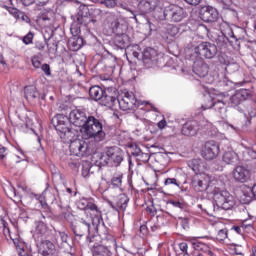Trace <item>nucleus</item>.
<instances>
[{
	"label": "nucleus",
	"instance_id": "59",
	"mask_svg": "<svg viewBox=\"0 0 256 256\" xmlns=\"http://www.w3.org/2000/svg\"><path fill=\"white\" fill-rule=\"evenodd\" d=\"M5 69H7V63L5 62V59L2 58L0 61V71L3 72Z\"/></svg>",
	"mask_w": 256,
	"mask_h": 256
},
{
	"label": "nucleus",
	"instance_id": "33",
	"mask_svg": "<svg viewBox=\"0 0 256 256\" xmlns=\"http://www.w3.org/2000/svg\"><path fill=\"white\" fill-rule=\"evenodd\" d=\"M104 93L105 90H103V88H101L100 86H92L89 89L90 98H92L93 101H98V103L101 101Z\"/></svg>",
	"mask_w": 256,
	"mask_h": 256
},
{
	"label": "nucleus",
	"instance_id": "2",
	"mask_svg": "<svg viewBox=\"0 0 256 256\" xmlns=\"http://www.w3.org/2000/svg\"><path fill=\"white\" fill-rule=\"evenodd\" d=\"M192 189L196 193H207L213 195V191L219 186V180L213 177L211 174L200 173L195 174L191 181Z\"/></svg>",
	"mask_w": 256,
	"mask_h": 256
},
{
	"label": "nucleus",
	"instance_id": "42",
	"mask_svg": "<svg viewBox=\"0 0 256 256\" xmlns=\"http://www.w3.org/2000/svg\"><path fill=\"white\" fill-rule=\"evenodd\" d=\"M167 33L170 37H176L179 34V28L175 25H168Z\"/></svg>",
	"mask_w": 256,
	"mask_h": 256
},
{
	"label": "nucleus",
	"instance_id": "53",
	"mask_svg": "<svg viewBox=\"0 0 256 256\" xmlns=\"http://www.w3.org/2000/svg\"><path fill=\"white\" fill-rule=\"evenodd\" d=\"M179 249L182 251V253H185V255L189 256V252H187V249H189V245L187 242H182L179 244Z\"/></svg>",
	"mask_w": 256,
	"mask_h": 256
},
{
	"label": "nucleus",
	"instance_id": "9",
	"mask_svg": "<svg viewBox=\"0 0 256 256\" xmlns=\"http://www.w3.org/2000/svg\"><path fill=\"white\" fill-rule=\"evenodd\" d=\"M119 107L122 111H132L137 108V98L135 94L124 89L117 97Z\"/></svg>",
	"mask_w": 256,
	"mask_h": 256
},
{
	"label": "nucleus",
	"instance_id": "63",
	"mask_svg": "<svg viewBox=\"0 0 256 256\" xmlns=\"http://www.w3.org/2000/svg\"><path fill=\"white\" fill-rule=\"evenodd\" d=\"M240 247L241 246H239V245L235 246L234 252H235L236 255H243V251H241Z\"/></svg>",
	"mask_w": 256,
	"mask_h": 256
},
{
	"label": "nucleus",
	"instance_id": "16",
	"mask_svg": "<svg viewBox=\"0 0 256 256\" xmlns=\"http://www.w3.org/2000/svg\"><path fill=\"white\" fill-rule=\"evenodd\" d=\"M168 17L172 23H181L187 17V12L179 5L170 4L168 5Z\"/></svg>",
	"mask_w": 256,
	"mask_h": 256
},
{
	"label": "nucleus",
	"instance_id": "11",
	"mask_svg": "<svg viewBox=\"0 0 256 256\" xmlns=\"http://www.w3.org/2000/svg\"><path fill=\"white\" fill-rule=\"evenodd\" d=\"M91 223H93V218L86 215L80 218V221L72 225V231L76 237H83L85 233H90Z\"/></svg>",
	"mask_w": 256,
	"mask_h": 256
},
{
	"label": "nucleus",
	"instance_id": "35",
	"mask_svg": "<svg viewBox=\"0 0 256 256\" xmlns=\"http://www.w3.org/2000/svg\"><path fill=\"white\" fill-rule=\"evenodd\" d=\"M193 71L196 75H198V77H206V75L209 73V66L205 63H202L198 66H195Z\"/></svg>",
	"mask_w": 256,
	"mask_h": 256
},
{
	"label": "nucleus",
	"instance_id": "34",
	"mask_svg": "<svg viewBox=\"0 0 256 256\" xmlns=\"http://www.w3.org/2000/svg\"><path fill=\"white\" fill-rule=\"evenodd\" d=\"M83 25H85V22H79V19L76 18L70 27V33L73 35V37H78V35H81V26Z\"/></svg>",
	"mask_w": 256,
	"mask_h": 256
},
{
	"label": "nucleus",
	"instance_id": "8",
	"mask_svg": "<svg viewBox=\"0 0 256 256\" xmlns=\"http://www.w3.org/2000/svg\"><path fill=\"white\" fill-rule=\"evenodd\" d=\"M218 51L217 45L211 42H201L194 47V53L200 59H214Z\"/></svg>",
	"mask_w": 256,
	"mask_h": 256
},
{
	"label": "nucleus",
	"instance_id": "12",
	"mask_svg": "<svg viewBox=\"0 0 256 256\" xmlns=\"http://www.w3.org/2000/svg\"><path fill=\"white\" fill-rule=\"evenodd\" d=\"M64 143H70L69 145L70 153L75 157H83V155L89 154V151H88L89 145L87 144V142H85V140L77 139V137H75L71 141L64 142Z\"/></svg>",
	"mask_w": 256,
	"mask_h": 256
},
{
	"label": "nucleus",
	"instance_id": "47",
	"mask_svg": "<svg viewBox=\"0 0 256 256\" xmlns=\"http://www.w3.org/2000/svg\"><path fill=\"white\" fill-rule=\"evenodd\" d=\"M33 37V33L29 32L27 35L23 37L22 41L25 45H31V43H33Z\"/></svg>",
	"mask_w": 256,
	"mask_h": 256
},
{
	"label": "nucleus",
	"instance_id": "45",
	"mask_svg": "<svg viewBox=\"0 0 256 256\" xmlns=\"http://www.w3.org/2000/svg\"><path fill=\"white\" fill-rule=\"evenodd\" d=\"M3 225V233L5 237H9L10 239H13V236H11V229H9V224L5 221H2Z\"/></svg>",
	"mask_w": 256,
	"mask_h": 256
},
{
	"label": "nucleus",
	"instance_id": "27",
	"mask_svg": "<svg viewBox=\"0 0 256 256\" xmlns=\"http://www.w3.org/2000/svg\"><path fill=\"white\" fill-rule=\"evenodd\" d=\"M247 99H249V90L247 89H240L230 97V101L234 107L241 105V103H243V101H247Z\"/></svg>",
	"mask_w": 256,
	"mask_h": 256
},
{
	"label": "nucleus",
	"instance_id": "39",
	"mask_svg": "<svg viewBox=\"0 0 256 256\" xmlns=\"http://www.w3.org/2000/svg\"><path fill=\"white\" fill-rule=\"evenodd\" d=\"M111 185H113V187H121V185H123V175H114L111 179Z\"/></svg>",
	"mask_w": 256,
	"mask_h": 256
},
{
	"label": "nucleus",
	"instance_id": "6",
	"mask_svg": "<svg viewBox=\"0 0 256 256\" xmlns=\"http://www.w3.org/2000/svg\"><path fill=\"white\" fill-rule=\"evenodd\" d=\"M212 197L215 205H217L219 209H223L224 211H231V209H233V207L237 205L235 197L229 191L221 190L219 186L214 189Z\"/></svg>",
	"mask_w": 256,
	"mask_h": 256
},
{
	"label": "nucleus",
	"instance_id": "44",
	"mask_svg": "<svg viewBox=\"0 0 256 256\" xmlns=\"http://www.w3.org/2000/svg\"><path fill=\"white\" fill-rule=\"evenodd\" d=\"M31 63H32L34 69H41V67H42L41 59L39 58V56H33L31 58Z\"/></svg>",
	"mask_w": 256,
	"mask_h": 256
},
{
	"label": "nucleus",
	"instance_id": "54",
	"mask_svg": "<svg viewBox=\"0 0 256 256\" xmlns=\"http://www.w3.org/2000/svg\"><path fill=\"white\" fill-rule=\"evenodd\" d=\"M146 212L148 213V215H151L152 217H155V215H157V210L155 209V206H147Z\"/></svg>",
	"mask_w": 256,
	"mask_h": 256
},
{
	"label": "nucleus",
	"instance_id": "30",
	"mask_svg": "<svg viewBox=\"0 0 256 256\" xmlns=\"http://www.w3.org/2000/svg\"><path fill=\"white\" fill-rule=\"evenodd\" d=\"M220 31L223 37H225L227 41H230V43H233V41H237V36H235V33H233V29H231V26H229V24H221Z\"/></svg>",
	"mask_w": 256,
	"mask_h": 256
},
{
	"label": "nucleus",
	"instance_id": "5",
	"mask_svg": "<svg viewBox=\"0 0 256 256\" xmlns=\"http://www.w3.org/2000/svg\"><path fill=\"white\" fill-rule=\"evenodd\" d=\"M84 135L89 139H95V141H103L105 139V132H103V123L95 116H88L84 126H82Z\"/></svg>",
	"mask_w": 256,
	"mask_h": 256
},
{
	"label": "nucleus",
	"instance_id": "48",
	"mask_svg": "<svg viewBox=\"0 0 256 256\" xmlns=\"http://www.w3.org/2000/svg\"><path fill=\"white\" fill-rule=\"evenodd\" d=\"M247 111H248V121L249 123H251V119H253V117H256V108L255 106H250L247 108Z\"/></svg>",
	"mask_w": 256,
	"mask_h": 256
},
{
	"label": "nucleus",
	"instance_id": "51",
	"mask_svg": "<svg viewBox=\"0 0 256 256\" xmlns=\"http://www.w3.org/2000/svg\"><path fill=\"white\" fill-rule=\"evenodd\" d=\"M243 197L244 203H250L254 195H249V188H247L246 190H243Z\"/></svg>",
	"mask_w": 256,
	"mask_h": 256
},
{
	"label": "nucleus",
	"instance_id": "37",
	"mask_svg": "<svg viewBox=\"0 0 256 256\" xmlns=\"http://www.w3.org/2000/svg\"><path fill=\"white\" fill-rule=\"evenodd\" d=\"M36 233L38 235H41L42 237H45V235L49 233V229L47 228V225H45V223L39 222L36 227Z\"/></svg>",
	"mask_w": 256,
	"mask_h": 256
},
{
	"label": "nucleus",
	"instance_id": "57",
	"mask_svg": "<svg viewBox=\"0 0 256 256\" xmlns=\"http://www.w3.org/2000/svg\"><path fill=\"white\" fill-rule=\"evenodd\" d=\"M7 157V148L0 147V159H5Z\"/></svg>",
	"mask_w": 256,
	"mask_h": 256
},
{
	"label": "nucleus",
	"instance_id": "19",
	"mask_svg": "<svg viewBox=\"0 0 256 256\" xmlns=\"http://www.w3.org/2000/svg\"><path fill=\"white\" fill-rule=\"evenodd\" d=\"M70 123L75 127H83L88 119L85 111L81 109H74L69 114Z\"/></svg>",
	"mask_w": 256,
	"mask_h": 256
},
{
	"label": "nucleus",
	"instance_id": "3",
	"mask_svg": "<svg viewBox=\"0 0 256 256\" xmlns=\"http://www.w3.org/2000/svg\"><path fill=\"white\" fill-rule=\"evenodd\" d=\"M88 241L92 256H113L112 249L117 247V241H115V238L104 240L99 244L97 243V241H99V236H92L88 238Z\"/></svg>",
	"mask_w": 256,
	"mask_h": 256
},
{
	"label": "nucleus",
	"instance_id": "18",
	"mask_svg": "<svg viewBox=\"0 0 256 256\" xmlns=\"http://www.w3.org/2000/svg\"><path fill=\"white\" fill-rule=\"evenodd\" d=\"M199 17L205 23H213L217 21L219 13L217 12V9L211 6H203L200 8Z\"/></svg>",
	"mask_w": 256,
	"mask_h": 256
},
{
	"label": "nucleus",
	"instance_id": "36",
	"mask_svg": "<svg viewBox=\"0 0 256 256\" xmlns=\"http://www.w3.org/2000/svg\"><path fill=\"white\" fill-rule=\"evenodd\" d=\"M132 155L137 157L138 161H141L142 163H147L149 159H151V155L149 153H144L139 148H136Z\"/></svg>",
	"mask_w": 256,
	"mask_h": 256
},
{
	"label": "nucleus",
	"instance_id": "14",
	"mask_svg": "<svg viewBox=\"0 0 256 256\" xmlns=\"http://www.w3.org/2000/svg\"><path fill=\"white\" fill-rule=\"evenodd\" d=\"M24 97L31 105H35L41 100L45 101V94H40L37 87L33 85L24 87Z\"/></svg>",
	"mask_w": 256,
	"mask_h": 256
},
{
	"label": "nucleus",
	"instance_id": "10",
	"mask_svg": "<svg viewBox=\"0 0 256 256\" xmlns=\"http://www.w3.org/2000/svg\"><path fill=\"white\" fill-rule=\"evenodd\" d=\"M220 151L221 149L215 141H207L202 146L200 154L205 161H213L219 157Z\"/></svg>",
	"mask_w": 256,
	"mask_h": 256
},
{
	"label": "nucleus",
	"instance_id": "21",
	"mask_svg": "<svg viewBox=\"0 0 256 256\" xmlns=\"http://www.w3.org/2000/svg\"><path fill=\"white\" fill-rule=\"evenodd\" d=\"M104 27L109 30V33H113L115 35L116 33H120V31L125 29L127 26L121 24L119 19L115 16H108L105 20Z\"/></svg>",
	"mask_w": 256,
	"mask_h": 256
},
{
	"label": "nucleus",
	"instance_id": "31",
	"mask_svg": "<svg viewBox=\"0 0 256 256\" xmlns=\"http://www.w3.org/2000/svg\"><path fill=\"white\" fill-rule=\"evenodd\" d=\"M155 5H157L156 1H140L138 4V9L140 13L146 15V13H152Z\"/></svg>",
	"mask_w": 256,
	"mask_h": 256
},
{
	"label": "nucleus",
	"instance_id": "25",
	"mask_svg": "<svg viewBox=\"0 0 256 256\" xmlns=\"http://www.w3.org/2000/svg\"><path fill=\"white\" fill-rule=\"evenodd\" d=\"M117 102V96L115 92H112L111 90L107 89L104 90V94H102V98H100V105H103L104 107H113L115 103Z\"/></svg>",
	"mask_w": 256,
	"mask_h": 256
},
{
	"label": "nucleus",
	"instance_id": "24",
	"mask_svg": "<svg viewBox=\"0 0 256 256\" xmlns=\"http://www.w3.org/2000/svg\"><path fill=\"white\" fill-rule=\"evenodd\" d=\"M182 135H185V137H195L197 133L199 132V122L196 120H191L186 122L182 127Z\"/></svg>",
	"mask_w": 256,
	"mask_h": 256
},
{
	"label": "nucleus",
	"instance_id": "1",
	"mask_svg": "<svg viewBox=\"0 0 256 256\" xmlns=\"http://www.w3.org/2000/svg\"><path fill=\"white\" fill-rule=\"evenodd\" d=\"M52 121L63 143H69V141H73L77 137L79 132L71 126V120L67 115L56 114Z\"/></svg>",
	"mask_w": 256,
	"mask_h": 256
},
{
	"label": "nucleus",
	"instance_id": "13",
	"mask_svg": "<svg viewBox=\"0 0 256 256\" xmlns=\"http://www.w3.org/2000/svg\"><path fill=\"white\" fill-rule=\"evenodd\" d=\"M37 249L38 255L41 256H51L56 255V253H58L57 246H55V243L46 238L38 240Z\"/></svg>",
	"mask_w": 256,
	"mask_h": 256
},
{
	"label": "nucleus",
	"instance_id": "22",
	"mask_svg": "<svg viewBox=\"0 0 256 256\" xmlns=\"http://www.w3.org/2000/svg\"><path fill=\"white\" fill-rule=\"evenodd\" d=\"M169 6H165L163 2H156L153 12V17L156 21H165L169 17Z\"/></svg>",
	"mask_w": 256,
	"mask_h": 256
},
{
	"label": "nucleus",
	"instance_id": "50",
	"mask_svg": "<svg viewBox=\"0 0 256 256\" xmlns=\"http://www.w3.org/2000/svg\"><path fill=\"white\" fill-rule=\"evenodd\" d=\"M164 185L167 187L169 185H175L176 187H179V181H177V179L175 178H167L164 181Z\"/></svg>",
	"mask_w": 256,
	"mask_h": 256
},
{
	"label": "nucleus",
	"instance_id": "56",
	"mask_svg": "<svg viewBox=\"0 0 256 256\" xmlns=\"http://www.w3.org/2000/svg\"><path fill=\"white\" fill-rule=\"evenodd\" d=\"M242 229H251L253 228V222H250L248 220H244L242 223Z\"/></svg>",
	"mask_w": 256,
	"mask_h": 256
},
{
	"label": "nucleus",
	"instance_id": "46",
	"mask_svg": "<svg viewBox=\"0 0 256 256\" xmlns=\"http://www.w3.org/2000/svg\"><path fill=\"white\" fill-rule=\"evenodd\" d=\"M48 55H55L57 53V44L55 42L47 43Z\"/></svg>",
	"mask_w": 256,
	"mask_h": 256
},
{
	"label": "nucleus",
	"instance_id": "26",
	"mask_svg": "<svg viewBox=\"0 0 256 256\" xmlns=\"http://www.w3.org/2000/svg\"><path fill=\"white\" fill-rule=\"evenodd\" d=\"M188 167H190L196 175H200V173L207 171V162L203 161L201 158L192 159L188 161Z\"/></svg>",
	"mask_w": 256,
	"mask_h": 256
},
{
	"label": "nucleus",
	"instance_id": "55",
	"mask_svg": "<svg viewBox=\"0 0 256 256\" xmlns=\"http://www.w3.org/2000/svg\"><path fill=\"white\" fill-rule=\"evenodd\" d=\"M231 230L235 231V233H237L238 235H243V231H245V229H243L242 225L232 226Z\"/></svg>",
	"mask_w": 256,
	"mask_h": 256
},
{
	"label": "nucleus",
	"instance_id": "40",
	"mask_svg": "<svg viewBox=\"0 0 256 256\" xmlns=\"http://www.w3.org/2000/svg\"><path fill=\"white\" fill-rule=\"evenodd\" d=\"M83 47V38L77 37L74 38L72 41V50L73 51H79Z\"/></svg>",
	"mask_w": 256,
	"mask_h": 256
},
{
	"label": "nucleus",
	"instance_id": "17",
	"mask_svg": "<svg viewBox=\"0 0 256 256\" xmlns=\"http://www.w3.org/2000/svg\"><path fill=\"white\" fill-rule=\"evenodd\" d=\"M79 207H81V204ZM81 208L85 211L84 217H89V215H91L92 225H99V223H101V212L99 211L97 204L88 203L86 206H82Z\"/></svg>",
	"mask_w": 256,
	"mask_h": 256
},
{
	"label": "nucleus",
	"instance_id": "23",
	"mask_svg": "<svg viewBox=\"0 0 256 256\" xmlns=\"http://www.w3.org/2000/svg\"><path fill=\"white\" fill-rule=\"evenodd\" d=\"M114 43L116 47L120 49H125V47H129L131 45V38L127 35V27L125 29L120 30V33L114 34Z\"/></svg>",
	"mask_w": 256,
	"mask_h": 256
},
{
	"label": "nucleus",
	"instance_id": "7",
	"mask_svg": "<svg viewBox=\"0 0 256 256\" xmlns=\"http://www.w3.org/2000/svg\"><path fill=\"white\" fill-rule=\"evenodd\" d=\"M94 13L97 16H93V14H91L89 6L81 4L79 6L76 19H78L79 23H84V27L89 29L91 28V24L95 26V23H99V21H101V10H94Z\"/></svg>",
	"mask_w": 256,
	"mask_h": 256
},
{
	"label": "nucleus",
	"instance_id": "62",
	"mask_svg": "<svg viewBox=\"0 0 256 256\" xmlns=\"http://www.w3.org/2000/svg\"><path fill=\"white\" fill-rule=\"evenodd\" d=\"M182 227L185 229L189 225V218H181Z\"/></svg>",
	"mask_w": 256,
	"mask_h": 256
},
{
	"label": "nucleus",
	"instance_id": "28",
	"mask_svg": "<svg viewBox=\"0 0 256 256\" xmlns=\"http://www.w3.org/2000/svg\"><path fill=\"white\" fill-rule=\"evenodd\" d=\"M129 205V197L127 194H120L117 196L115 203L112 204V209L115 211H125Z\"/></svg>",
	"mask_w": 256,
	"mask_h": 256
},
{
	"label": "nucleus",
	"instance_id": "15",
	"mask_svg": "<svg viewBox=\"0 0 256 256\" xmlns=\"http://www.w3.org/2000/svg\"><path fill=\"white\" fill-rule=\"evenodd\" d=\"M205 106H202L203 109H214L218 113L219 117L225 119L227 117V108L225 107V102L222 100H215L211 97L207 98Z\"/></svg>",
	"mask_w": 256,
	"mask_h": 256
},
{
	"label": "nucleus",
	"instance_id": "4",
	"mask_svg": "<svg viewBox=\"0 0 256 256\" xmlns=\"http://www.w3.org/2000/svg\"><path fill=\"white\" fill-rule=\"evenodd\" d=\"M100 167L109 165L110 167H119L123 163V150L117 146L107 148L98 155Z\"/></svg>",
	"mask_w": 256,
	"mask_h": 256
},
{
	"label": "nucleus",
	"instance_id": "43",
	"mask_svg": "<svg viewBox=\"0 0 256 256\" xmlns=\"http://www.w3.org/2000/svg\"><path fill=\"white\" fill-rule=\"evenodd\" d=\"M100 5H102V7H106V9H115L117 7V2L116 1H101Z\"/></svg>",
	"mask_w": 256,
	"mask_h": 256
},
{
	"label": "nucleus",
	"instance_id": "52",
	"mask_svg": "<svg viewBox=\"0 0 256 256\" xmlns=\"http://www.w3.org/2000/svg\"><path fill=\"white\" fill-rule=\"evenodd\" d=\"M169 205H172L173 207H176L177 209H183L185 207V204H183L180 201L177 200H169Z\"/></svg>",
	"mask_w": 256,
	"mask_h": 256
},
{
	"label": "nucleus",
	"instance_id": "60",
	"mask_svg": "<svg viewBox=\"0 0 256 256\" xmlns=\"http://www.w3.org/2000/svg\"><path fill=\"white\" fill-rule=\"evenodd\" d=\"M158 128L159 129H165V127H167V121L165 119L161 120L158 122Z\"/></svg>",
	"mask_w": 256,
	"mask_h": 256
},
{
	"label": "nucleus",
	"instance_id": "64",
	"mask_svg": "<svg viewBox=\"0 0 256 256\" xmlns=\"http://www.w3.org/2000/svg\"><path fill=\"white\" fill-rule=\"evenodd\" d=\"M248 155H250L251 159H256V152L254 150H248Z\"/></svg>",
	"mask_w": 256,
	"mask_h": 256
},
{
	"label": "nucleus",
	"instance_id": "61",
	"mask_svg": "<svg viewBox=\"0 0 256 256\" xmlns=\"http://www.w3.org/2000/svg\"><path fill=\"white\" fill-rule=\"evenodd\" d=\"M248 195H254V199H256V184L252 188H249Z\"/></svg>",
	"mask_w": 256,
	"mask_h": 256
},
{
	"label": "nucleus",
	"instance_id": "29",
	"mask_svg": "<svg viewBox=\"0 0 256 256\" xmlns=\"http://www.w3.org/2000/svg\"><path fill=\"white\" fill-rule=\"evenodd\" d=\"M158 55L159 54L157 53V50H155L154 48L148 47L143 51L142 61L145 65H150V63L157 61Z\"/></svg>",
	"mask_w": 256,
	"mask_h": 256
},
{
	"label": "nucleus",
	"instance_id": "32",
	"mask_svg": "<svg viewBox=\"0 0 256 256\" xmlns=\"http://www.w3.org/2000/svg\"><path fill=\"white\" fill-rule=\"evenodd\" d=\"M223 161L227 165H237V163H239V155L234 151L225 152L223 155Z\"/></svg>",
	"mask_w": 256,
	"mask_h": 256
},
{
	"label": "nucleus",
	"instance_id": "58",
	"mask_svg": "<svg viewBox=\"0 0 256 256\" xmlns=\"http://www.w3.org/2000/svg\"><path fill=\"white\" fill-rule=\"evenodd\" d=\"M59 237H60L62 243H67V239L69 236L67 234H65V232H59Z\"/></svg>",
	"mask_w": 256,
	"mask_h": 256
},
{
	"label": "nucleus",
	"instance_id": "41",
	"mask_svg": "<svg viewBox=\"0 0 256 256\" xmlns=\"http://www.w3.org/2000/svg\"><path fill=\"white\" fill-rule=\"evenodd\" d=\"M3 8L6 9V11L10 13V15H13V17L18 19L19 13H20L19 9L13 6H7V5H4Z\"/></svg>",
	"mask_w": 256,
	"mask_h": 256
},
{
	"label": "nucleus",
	"instance_id": "49",
	"mask_svg": "<svg viewBox=\"0 0 256 256\" xmlns=\"http://www.w3.org/2000/svg\"><path fill=\"white\" fill-rule=\"evenodd\" d=\"M40 67L46 77H51V66L49 64H43Z\"/></svg>",
	"mask_w": 256,
	"mask_h": 256
},
{
	"label": "nucleus",
	"instance_id": "38",
	"mask_svg": "<svg viewBox=\"0 0 256 256\" xmlns=\"http://www.w3.org/2000/svg\"><path fill=\"white\" fill-rule=\"evenodd\" d=\"M228 235H229V233L226 228L220 229L217 231V233L215 235V240L216 241H225V239H227Z\"/></svg>",
	"mask_w": 256,
	"mask_h": 256
},
{
	"label": "nucleus",
	"instance_id": "20",
	"mask_svg": "<svg viewBox=\"0 0 256 256\" xmlns=\"http://www.w3.org/2000/svg\"><path fill=\"white\" fill-rule=\"evenodd\" d=\"M232 175L238 183H247V181L251 180V170L245 166H237Z\"/></svg>",
	"mask_w": 256,
	"mask_h": 256
}]
</instances>
